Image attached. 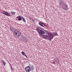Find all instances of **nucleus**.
Wrapping results in <instances>:
<instances>
[{
  "instance_id": "nucleus-1",
  "label": "nucleus",
  "mask_w": 72,
  "mask_h": 72,
  "mask_svg": "<svg viewBox=\"0 0 72 72\" xmlns=\"http://www.w3.org/2000/svg\"><path fill=\"white\" fill-rule=\"evenodd\" d=\"M59 1L60 3L59 5L60 6H62V8L65 10H67L68 6L66 3H64V1L63 0H59Z\"/></svg>"
},
{
  "instance_id": "nucleus-2",
  "label": "nucleus",
  "mask_w": 72,
  "mask_h": 72,
  "mask_svg": "<svg viewBox=\"0 0 72 72\" xmlns=\"http://www.w3.org/2000/svg\"><path fill=\"white\" fill-rule=\"evenodd\" d=\"M48 35H43V36H41V37H43L45 39H47L48 40L51 41V39H52V38H53V34L50 33H48Z\"/></svg>"
},
{
  "instance_id": "nucleus-3",
  "label": "nucleus",
  "mask_w": 72,
  "mask_h": 72,
  "mask_svg": "<svg viewBox=\"0 0 72 72\" xmlns=\"http://www.w3.org/2000/svg\"><path fill=\"white\" fill-rule=\"evenodd\" d=\"M14 35L15 37L17 38L20 37L21 35V32L18 31L17 30H15L14 32Z\"/></svg>"
},
{
  "instance_id": "nucleus-4",
  "label": "nucleus",
  "mask_w": 72,
  "mask_h": 72,
  "mask_svg": "<svg viewBox=\"0 0 72 72\" xmlns=\"http://www.w3.org/2000/svg\"><path fill=\"white\" fill-rule=\"evenodd\" d=\"M37 30L39 35L40 36H42L45 33V32L43 30L40 29L38 28H37Z\"/></svg>"
},
{
  "instance_id": "nucleus-5",
  "label": "nucleus",
  "mask_w": 72,
  "mask_h": 72,
  "mask_svg": "<svg viewBox=\"0 0 72 72\" xmlns=\"http://www.w3.org/2000/svg\"><path fill=\"white\" fill-rule=\"evenodd\" d=\"M25 70L26 72H30L31 71V67L29 66L25 67Z\"/></svg>"
},
{
  "instance_id": "nucleus-6",
  "label": "nucleus",
  "mask_w": 72,
  "mask_h": 72,
  "mask_svg": "<svg viewBox=\"0 0 72 72\" xmlns=\"http://www.w3.org/2000/svg\"><path fill=\"white\" fill-rule=\"evenodd\" d=\"M39 24L40 26L41 27H44L45 26V25L42 22L40 21L39 22Z\"/></svg>"
},
{
  "instance_id": "nucleus-7",
  "label": "nucleus",
  "mask_w": 72,
  "mask_h": 72,
  "mask_svg": "<svg viewBox=\"0 0 72 72\" xmlns=\"http://www.w3.org/2000/svg\"><path fill=\"white\" fill-rule=\"evenodd\" d=\"M2 13L6 15H7V16H9V17L11 16V15H10V14H8L7 12L4 11L2 12Z\"/></svg>"
},
{
  "instance_id": "nucleus-8",
  "label": "nucleus",
  "mask_w": 72,
  "mask_h": 72,
  "mask_svg": "<svg viewBox=\"0 0 72 72\" xmlns=\"http://www.w3.org/2000/svg\"><path fill=\"white\" fill-rule=\"evenodd\" d=\"M52 33V39H53V37H54V36H58V34L57 33Z\"/></svg>"
},
{
  "instance_id": "nucleus-9",
  "label": "nucleus",
  "mask_w": 72,
  "mask_h": 72,
  "mask_svg": "<svg viewBox=\"0 0 72 72\" xmlns=\"http://www.w3.org/2000/svg\"><path fill=\"white\" fill-rule=\"evenodd\" d=\"M22 17H21L20 16H19L18 17H17V18L18 19V21H21V20H22Z\"/></svg>"
},
{
  "instance_id": "nucleus-10",
  "label": "nucleus",
  "mask_w": 72,
  "mask_h": 72,
  "mask_svg": "<svg viewBox=\"0 0 72 72\" xmlns=\"http://www.w3.org/2000/svg\"><path fill=\"white\" fill-rule=\"evenodd\" d=\"M1 60L3 64L5 66L6 64V63H5V61H4V60Z\"/></svg>"
},
{
  "instance_id": "nucleus-11",
  "label": "nucleus",
  "mask_w": 72,
  "mask_h": 72,
  "mask_svg": "<svg viewBox=\"0 0 72 72\" xmlns=\"http://www.w3.org/2000/svg\"><path fill=\"white\" fill-rule=\"evenodd\" d=\"M22 21L24 22H26V20H25V19L24 18V17H22Z\"/></svg>"
},
{
  "instance_id": "nucleus-12",
  "label": "nucleus",
  "mask_w": 72,
  "mask_h": 72,
  "mask_svg": "<svg viewBox=\"0 0 72 72\" xmlns=\"http://www.w3.org/2000/svg\"><path fill=\"white\" fill-rule=\"evenodd\" d=\"M55 62H56L57 63H59V59H57V60L56 61H55Z\"/></svg>"
},
{
  "instance_id": "nucleus-13",
  "label": "nucleus",
  "mask_w": 72,
  "mask_h": 72,
  "mask_svg": "<svg viewBox=\"0 0 72 72\" xmlns=\"http://www.w3.org/2000/svg\"><path fill=\"white\" fill-rule=\"evenodd\" d=\"M21 54H22V55H24V56H25L26 55V54H25V53H24L23 51H22V52H21Z\"/></svg>"
},
{
  "instance_id": "nucleus-14",
  "label": "nucleus",
  "mask_w": 72,
  "mask_h": 72,
  "mask_svg": "<svg viewBox=\"0 0 72 72\" xmlns=\"http://www.w3.org/2000/svg\"><path fill=\"white\" fill-rule=\"evenodd\" d=\"M11 14H13L14 15L15 14V12L11 11Z\"/></svg>"
},
{
  "instance_id": "nucleus-15",
  "label": "nucleus",
  "mask_w": 72,
  "mask_h": 72,
  "mask_svg": "<svg viewBox=\"0 0 72 72\" xmlns=\"http://www.w3.org/2000/svg\"><path fill=\"white\" fill-rule=\"evenodd\" d=\"M31 69L32 71H34V68H31Z\"/></svg>"
},
{
  "instance_id": "nucleus-16",
  "label": "nucleus",
  "mask_w": 72,
  "mask_h": 72,
  "mask_svg": "<svg viewBox=\"0 0 72 72\" xmlns=\"http://www.w3.org/2000/svg\"><path fill=\"white\" fill-rule=\"evenodd\" d=\"M30 66H31V68H34V66H33V65H31Z\"/></svg>"
},
{
  "instance_id": "nucleus-17",
  "label": "nucleus",
  "mask_w": 72,
  "mask_h": 72,
  "mask_svg": "<svg viewBox=\"0 0 72 72\" xmlns=\"http://www.w3.org/2000/svg\"><path fill=\"white\" fill-rule=\"evenodd\" d=\"M24 41L25 42H27V40L26 39H25Z\"/></svg>"
},
{
  "instance_id": "nucleus-18",
  "label": "nucleus",
  "mask_w": 72,
  "mask_h": 72,
  "mask_svg": "<svg viewBox=\"0 0 72 72\" xmlns=\"http://www.w3.org/2000/svg\"><path fill=\"white\" fill-rule=\"evenodd\" d=\"M10 68L11 70H13V67H12V66H11Z\"/></svg>"
},
{
  "instance_id": "nucleus-19",
  "label": "nucleus",
  "mask_w": 72,
  "mask_h": 72,
  "mask_svg": "<svg viewBox=\"0 0 72 72\" xmlns=\"http://www.w3.org/2000/svg\"><path fill=\"white\" fill-rule=\"evenodd\" d=\"M58 58H55V61H56L57 60H58Z\"/></svg>"
},
{
  "instance_id": "nucleus-20",
  "label": "nucleus",
  "mask_w": 72,
  "mask_h": 72,
  "mask_svg": "<svg viewBox=\"0 0 72 72\" xmlns=\"http://www.w3.org/2000/svg\"><path fill=\"white\" fill-rule=\"evenodd\" d=\"M24 56L25 57H26V58H28V57H27V55H26Z\"/></svg>"
},
{
  "instance_id": "nucleus-21",
  "label": "nucleus",
  "mask_w": 72,
  "mask_h": 72,
  "mask_svg": "<svg viewBox=\"0 0 72 72\" xmlns=\"http://www.w3.org/2000/svg\"><path fill=\"white\" fill-rule=\"evenodd\" d=\"M31 20H32V21H33V19L32 18H31Z\"/></svg>"
},
{
  "instance_id": "nucleus-22",
  "label": "nucleus",
  "mask_w": 72,
  "mask_h": 72,
  "mask_svg": "<svg viewBox=\"0 0 72 72\" xmlns=\"http://www.w3.org/2000/svg\"><path fill=\"white\" fill-rule=\"evenodd\" d=\"M10 29L11 30H12V28H10Z\"/></svg>"
},
{
  "instance_id": "nucleus-23",
  "label": "nucleus",
  "mask_w": 72,
  "mask_h": 72,
  "mask_svg": "<svg viewBox=\"0 0 72 72\" xmlns=\"http://www.w3.org/2000/svg\"><path fill=\"white\" fill-rule=\"evenodd\" d=\"M39 28H40V29H41V27H40Z\"/></svg>"
}]
</instances>
